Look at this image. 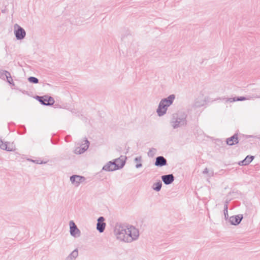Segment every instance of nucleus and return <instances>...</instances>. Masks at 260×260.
<instances>
[{
	"instance_id": "f257e3e1",
	"label": "nucleus",
	"mask_w": 260,
	"mask_h": 260,
	"mask_svg": "<svg viewBox=\"0 0 260 260\" xmlns=\"http://www.w3.org/2000/svg\"><path fill=\"white\" fill-rule=\"evenodd\" d=\"M187 114L184 112L178 111L171 116L170 124L174 129H176L187 124Z\"/></svg>"
},
{
	"instance_id": "f03ea898",
	"label": "nucleus",
	"mask_w": 260,
	"mask_h": 260,
	"mask_svg": "<svg viewBox=\"0 0 260 260\" xmlns=\"http://www.w3.org/2000/svg\"><path fill=\"white\" fill-rule=\"evenodd\" d=\"M127 231V226H119L116 231L117 238L125 242H129V236L128 235Z\"/></svg>"
},
{
	"instance_id": "7ed1b4c3",
	"label": "nucleus",
	"mask_w": 260,
	"mask_h": 260,
	"mask_svg": "<svg viewBox=\"0 0 260 260\" xmlns=\"http://www.w3.org/2000/svg\"><path fill=\"white\" fill-rule=\"evenodd\" d=\"M34 98L39 101L41 105L44 106H51L53 105L55 102L52 97L47 95L43 96L36 95Z\"/></svg>"
},
{
	"instance_id": "20e7f679",
	"label": "nucleus",
	"mask_w": 260,
	"mask_h": 260,
	"mask_svg": "<svg viewBox=\"0 0 260 260\" xmlns=\"http://www.w3.org/2000/svg\"><path fill=\"white\" fill-rule=\"evenodd\" d=\"M14 33L17 40H22L25 37V29L17 24L14 25Z\"/></svg>"
},
{
	"instance_id": "39448f33",
	"label": "nucleus",
	"mask_w": 260,
	"mask_h": 260,
	"mask_svg": "<svg viewBox=\"0 0 260 260\" xmlns=\"http://www.w3.org/2000/svg\"><path fill=\"white\" fill-rule=\"evenodd\" d=\"M239 140L238 138V133L234 134L233 136L226 139L225 142V144L229 146H232L237 144L239 143Z\"/></svg>"
},
{
	"instance_id": "423d86ee",
	"label": "nucleus",
	"mask_w": 260,
	"mask_h": 260,
	"mask_svg": "<svg viewBox=\"0 0 260 260\" xmlns=\"http://www.w3.org/2000/svg\"><path fill=\"white\" fill-rule=\"evenodd\" d=\"M129 241L137 238L139 236V231L135 227L132 226H127Z\"/></svg>"
},
{
	"instance_id": "0eeeda50",
	"label": "nucleus",
	"mask_w": 260,
	"mask_h": 260,
	"mask_svg": "<svg viewBox=\"0 0 260 260\" xmlns=\"http://www.w3.org/2000/svg\"><path fill=\"white\" fill-rule=\"evenodd\" d=\"M168 108V107L166 105L160 101L156 110L157 115L159 117L164 115L166 113Z\"/></svg>"
},
{
	"instance_id": "6e6552de",
	"label": "nucleus",
	"mask_w": 260,
	"mask_h": 260,
	"mask_svg": "<svg viewBox=\"0 0 260 260\" xmlns=\"http://www.w3.org/2000/svg\"><path fill=\"white\" fill-rule=\"evenodd\" d=\"M175 99V94H172L169 95L168 97L161 99L160 102H162L164 105L169 107L173 104Z\"/></svg>"
},
{
	"instance_id": "1a4fd4ad",
	"label": "nucleus",
	"mask_w": 260,
	"mask_h": 260,
	"mask_svg": "<svg viewBox=\"0 0 260 260\" xmlns=\"http://www.w3.org/2000/svg\"><path fill=\"white\" fill-rule=\"evenodd\" d=\"M70 180L73 184L78 186L80 183L84 181L85 178L81 176L74 175L71 177Z\"/></svg>"
},
{
	"instance_id": "9d476101",
	"label": "nucleus",
	"mask_w": 260,
	"mask_h": 260,
	"mask_svg": "<svg viewBox=\"0 0 260 260\" xmlns=\"http://www.w3.org/2000/svg\"><path fill=\"white\" fill-rule=\"evenodd\" d=\"M70 233L72 236L76 237L79 235L80 231L73 221L70 222Z\"/></svg>"
},
{
	"instance_id": "9b49d317",
	"label": "nucleus",
	"mask_w": 260,
	"mask_h": 260,
	"mask_svg": "<svg viewBox=\"0 0 260 260\" xmlns=\"http://www.w3.org/2000/svg\"><path fill=\"white\" fill-rule=\"evenodd\" d=\"M117 169L118 167L116 166L114 161H110L103 167V170L107 171H113Z\"/></svg>"
},
{
	"instance_id": "f8f14e48",
	"label": "nucleus",
	"mask_w": 260,
	"mask_h": 260,
	"mask_svg": "<svg viewBox=\"0 0 260 260\" xmlns=\"http://www.w3.org/2000/svg\"><path fill=\"white\" fill-rule=\"evenodd\" d=\"M104 218L103 217H100L98 220L97 229L100 232H103L105 230L106 223L104 222Z\"/></svg>"
},
{
	"instance_id": "ddd939ff",
	"label": "nucleus",
	"mask_w": 260,
	"mask_h": 260,
	"mask_svg": "<svg viewBox=\"0 0 260 260\" xmlns=\"http://www.w3.org/2000/svg\"><path fill=\"white\" fill-rule=\"evenodd\" d=\"M243 217L242 215H235L230 217V220L232 224L237 225L241 221Z\"/></svg>"
},
{
	"instance_id": "4468645a",
	"label": "nucleus",
	"mask_w": 260,
	"mask_h": 260,
	"mask_svg": "<svg viewBox=\"0 0 260 260\" xmlns=\"http://www.w3.org/2000/svg\"><path fill=\"white\" fill-rule=\"evenodd\" d=\"M247 98L245 96H235L233 98H227L226 99V102H229L230 103L237 102V101H244L246 100Z\"/></svg>"
},
{
	"instance_id": "2eb2a0df",
	"label": "nucleus",
	"mask_w": 260,
	"mask_h": 260,
	"mask_svg": "<svg viewBox=\"0 0 260 260\" xmlns=\"http://www.w3.org/2000/svg\"><path fill=\"white\" fill-rule=\"evenodd\" d=\"M162 180L166 184H169L172 182L174 180L173 175H168L162 176Z\"/></svg>"
},
{
	"instance_id": "dca6fc26",
	"label": "nucleus",
	"mask_w": 260,
	"mask_h": 260,
	"mask_svg": "<svg viewBox=\"0 0 260 260\" xmlns=\"http://www.w3.org/2000/svg\"><path fill=\"white\" fill-rule=\"evenodd\" d=\"M166 160L162 156H159L156 158L155 165L156 166H162L166 164Z\"/></svg>"
},
{
	"instance_id": "f3484780",
	"label": "nucleus",
	"mask_w": 260,
	"mask_h": 260,
	"mask_svg": "<svg viewBox=\"0 0 260 260\" xmlns=\"http://www.w3.org/2000/svg\"><path fill=\"white\" fill-rule=\"evenodd\" d=\"M253 156H247L244 160H243V161L240 162L239 163V164L240 165H242V166H245V165H247L248 164H249L250 162L252 161V160H253Z\"/></svg>"
},
{
	"instance_id": "a211bd4d",
	"label": "nucleus",
	"mask_w": 260,
	"mask_h": 260,
	"mask_svg": "<svg viewBox=\"0 0 260 260\" xmlns=\"http://www.w3.org/2000/svg\"><path fill=\"white\" fill-rule=\"evenodd\" d=\"M90 142L86 138H84L80 142L77 143L78 146H90Z\"/></svg>"
},
{
	"instance_id": "6ab92c4d",
	"label": "nucleus",
	"mask_w": 260,
	"mask_h": 260,
	"mask_svg": "<svg viewBox=\"0 0 260 260\" xmlns=\"http://www.w3.org/2000/svg\"><path fill=\"white\" fill-rule=\"evenodd\" d=\"M114 162L116 166L118 167V169L122 168L124 165V162L123 161V159L120 158L116 159L114 160Z\"/></svg>"
},
{
	"instance_id": "aec40b11",
	"label": "nucleus",
	"mask_w": 260,
	"mask_h": 260,
	"mask_svg": "<svg viewBox=\"0 0 260 260\" xmlns=\"http://www.w3.org/2000/svg\"><path fill=\"white\" fill-rule=\"evenodd\" d=\"M8 76H10V72L7 71L3 70L0 73V78L3 80H5Z\"/></svg>"
},
{
	"instance_id": "412c9836",
	"label": "nucleus",
	"mask_w": 260,
	"mask_h": 260,
	"mask_svg": "<svg viewBox=\"0 0 260 260\" xmlns=\"http://www.w3.org/2000/svg\"><path fill=\"white\" fill-rule=\"evenodd\" d=\"M27 80H28V82H29L31 83L37 84L39 83V79L35 77H33V76L29 77L27 78Z\"/></svg>"
},
{
	"instance_id": "4be33fe9",
	"label": "nucleus",
	"mask_w": 260,
	"mask_h": 260,
	"mask_svg": "<svg viewBox=\"0 0 260 260\" xmlns=\"http://www.w3.org/2000/svg\"><path fill=\"white\" fill-rule=\"evenodd\" d=\"M161 187V183L160 181H159L156 183H155L153 185V189L156 191H159Z\"/></svg>"
},
{
	"instance_id": "5701e85b",
	"label": "nucleus",
	"mask_w": 260,
	"mask_h": 260,
	"mask_svg": "<svg viewBox=\"0 0 260 260\" xmlns=\"http://www.w3.org/2000/svg\"><path fill=\"white\" fill-rule=\"evenodd\" d=\"M6 79H7V82L9 83V84L10 85H11V86L15 85L10 73V76H8L7 77V78H6Z\"/></svg>"
},
{
	"instance_id": "b1692460",
	"label": "nucleus",
	"mask_w": 260,
	"mask_h": 260,
	"mask_svg": "<svg viewBox=\"0 0 260 260\" xmlns=\"http://www.w3.org/2000/svg\"><path fill=\"white\" fill-rule=\"evenodd\" d=\"M215 143L218 146H220L221 145H224V141L221 139H215Z\"/></svg>"
},
{
	"instance_id": "393cba45",
	"label": "nucleus",
	"mask_w": 260,
	"mask_h": 260,
	"mask_svg": "<svg viewBox=\"0 0 260 260\" xmlns=\"http://www.w3.org/2000/svg\"><path fill=\"white\" fill-rule=\"evenodd\" d=\"M85 150L86 149L84 148V147H77L75 150V152L76 153L81 154L84 152Z\"/></svg>"
},
{
	"instance_id": "a878e982",
	"label": "nucleus",
	"mask_w": 260,
	"mask_h": 260,
	"mask_svg": "<svg viewBox=\"0 0 260 260\" xmlns=\"http://www.w3.org/2000/svg\"><path fill=\"white\" fill-rule=\"evenodd\" d=\"M26 132V128L24 125L21 126V129L19 130L18 133L20 134H23Z\"/></svg>"
},
{
	"instance_id": "bb28decb",
	"label": "nucleus",
	"mask_w": 260,
	"mask_h": 260,
	"mask_svg": "<svg viewBox=\"0 0 260 260\" xmlns=\"http://www.w3.org/2000/svg\"><path fill=\"white\" fill-rule=\"evenodd\" d=\"M14 144V142H13L12 143H11L10 142H8V141H5L4 142V146H10V145H13Z\"/></svg>"
},
{
	"instance_id": "cd10ccee",
	"label": "nucleus",
	"mask_w": 260,
	"mask_h": 260,
	"mask_svg": "<svg viewBox=\"0 0 260 260\" xmlns=\"http://www.w3.org/2000/svg\"><path fill=\"white\" fill-rule=\"evenodd\" d=\"M196 131V132H194L195 134L196 133H197L200 135H202L203 134V132L202 131V130L199 129L198 127H197Z\"/></svg>"
},
{
	"instance_id": "c85d7f7f",
	"label": "nucleus",
	"mask_w": 260,
	"mask_h": 260,
	"mask_svg": "<svg viewBox=\"0 0 260 260\" xmlns=\"http://www.w3.org/2000/svg\"><path fill=\"white\" fill-rule=\"evenodd\" d=\"M11 125H15V123H14V122H10V123H8V127H9V130H10V131H14V129H12V128H11Z\"/></svg>"
},
{
	"instance_id": "c756f323",
	"label": "nucleus",
	"mask_w": 260,
	"mask_h": 260,
	"mask_svg": "<svg viewBox=\"0 0 260 260\" xmlns=\"http://www.w3.org/2000/svg\"><path fill=\"white\" fill-rule=\"evenodd\" d=\"M4 146V142L0 139V146Z\"/></svg>"
},
{
	"instance_id": "7c9ffc66",
	"label": "nucleus",
	"mask_w": 260,
	"mask_h": 260,
	"mask_svg": "<svg viewBox=\"0 0 260 260\" xmlns=\"http://www.w3.org/2000/svg\"><path fill=\"white\" fill-rule=\"evenodd\" d=\"M203 105H204V104H203L202 105L199 104L198 102H196L195 103V105L196 107H200L201 106H203Z\"/></svg>"
},
{
	"instance_id": "2f4dec72",
	"label": "nucleus",
	"mask_w": 260,
	"mask_h": 260,
	"mask_svg": "<svg viewBox=\"0 0 260 260\" xmlns=\"http://www.w3.org/2000/svg\"><path fill=\"white\" fill-rule=\"evenodd\" d=\"M256 142H259V141H260V138H256V140H255ZM256 143H255L256 144Z\"/></svg>"
},
{
	"instance_id": "473e14b6",
	"label": "nucleus",
	"mask_w": 260,
	"mask_h": 260,
	"mask_svg": "<svg viewBox=\"0 0 260 260\" xmlns=\"http://www.w3.org/2000/svg\"><path fill=\"white\" fill-rule=\"evenodd\" d=\"M68 138L69 139V138H70V137H66V139H65V140H66V141H69V140H68Z\"/></svg>"
},
{
	"instance_id": "72a5a7b5",
	"label": "nucleus",
	"mask_w": 260,
	"mask_h": 260,
	"mask_svg": "<svg viewBox=\"0 0 260 260\" xmlns=\"http://www.w3.org/2000/svg\"><path fill=\"white\" fill-rule=\"evenodd\" d=\"M2 12L3 13H5V10H2Z\"/></svg>"
},
{
	"instance_id": "f704fd0d",
	"label": "nucleus",
	"mask_w": 260,
	"mask_h": 260,
	"mask_svg": "<svg viewBox=\"0 0 260 260\" xmlns=\"http://www.w3.org/2000/svg\"><path fill=\"white\" fill-rule=\"evenodd\" d=\"M140 166H141V165H137V168H138Z\"/></svg>"
},
{
	"instance_id": "c9c22d12",
	"label": "nucleus",
	"mask_w": 260,
	"mask_h": 260,
	"mask_svg": "<svg viewBox=\"0 0 260 260\" xmlns=\"http://www.w3.org/2000/svg\"><path fill=\"white\" fill-rule=\"evenodd\" d=\"M22 92H23V93H26V92H27V91H22Z\"/></svg>"
}]
</instances>
